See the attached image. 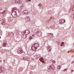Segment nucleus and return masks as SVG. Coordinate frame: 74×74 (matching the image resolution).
Masks as SVG:
<instances>
[{"instance_id": "16", "label": "nucleus", "mask_w": 74, "mask_h": 74, "mask_svg": "<svg viewBox=\"0 0 74 74\" xmlns=\"http://www.w3.org/2000/svg\"><path fill=\"white\" fill-rule=\"evenodd\" d=\"M8 21H12V18H8Z\"/></svg>"}, {"instance_id": "21", "label": "nucleus", "mask_w": 74, "mask_h": 74, "mask_svg": "<svg viewBox=\"0 0 74 74\" xmlns=\"http://www.w3.org/2000/svg\"><path fill=\"white\" fill-rule=\"evenodd\" d=\"M38 6H39V7H41V6H42V5H41V4L40 3L38 5Z\"/></svg>"}, {"instance_id": "20", "label": "nucleus", "mask_w": 74, "mask_h": 74, "mask_svg": "<svg viewBox=\"0 0 74 74\" xmlns=\"http://www.w3.org/2000/svg\"><path fill=\"white\" fill-rule=\"evenodd\" d=\"M32 38H33V37H32V36H30L29 38V40H31L32 39Z\"/></svg>"}, {"instance_id": "26", "label": "nucleus", "mask_w": 74, "mask_h": 74, "mask_svg": "<svg viewBox=\"0 0 74 74\" xmlns=\"http://www.w3.org/2000/svg\"><path fill=\"white\" fill-rule=\"evenodd\" d=\"M67 70V69H64V71H66V70Z\"/></svg>"}, {"instance_id": "10", "label": "nucleus", "mask_w": 74, "mask_h": 74, "mask_svg": "<svg viewBox=\"0 0 74 74\" xmlns=\"http://www.w3.org/2000/svg\"><path fill=\"white\" fill-rule=\"evenodd\" d=\"M60 22H62V23H64L66 22V21L64 19H61L60 20Z\"/></svg>"}, {"instance_id": "30", "label": "nucleus", "mask_w": 74, "mask_h": 74, "mask_svg": "<svg viewBox=\"0 0 74 74\" xmlns=\"http://www.w3.org/2000/svg\"><path fill=\"white\" fill-rule=\"evenodd\" d=\"M59 43H60V42H58V44H59Z\"/></svg>"}, {"instance_id": "31", "label": "nucleus", "mask_w": 74, "mask_h": 74, "mask_svg": "<svg viewBox=\"0 0 74 74\" xmlns=\"http://www.w3.org/2000/svg\"><path fill=\"white\" fill-rule=\"evenodd\" d=\"M74 63V61H73V62H72V63Z\"/></svg>"}, {"instance_id": "34", "label": "nucleus", "mask_w": 74, "mask_h": 74, "mask_svg": "<svg viewBox=\"0 0 74 74\" xmlns=\"http://www.w3.org/2000/svg\"><path fill=\"white\" fill-rule=\"evenodd\" d=\"M4 44L3 43V45H4V46H5V45H4Z\"/></svg>"}, {"instance_id": "8", "label": "nucleus", "mask_w": 74, "mask_h": 74, "mask_svg": "<svg viewBox=\"0 0 74 74\" xmlns=\"http://www.w3.org/2000/svg\"><path fill=\"white\" fill-rule=\"evenodd\" d=\"M15 3H19V4H21V3H22V1H19V0H16L15 1Z\"/></svg>"}, {"instance_id": "25", "label": "nucleus", "mask_w": 74, "mask_h": 74, "mask_svg": "<svg viewBox=\"0 0 74 74\" xmlns=\"http://www.w3.org/2000/svg\"><path fill=\"white\" fill-rule=\"evenodd\" d=\"M51 27H52V28H53V27H54V26H53V25H51Z\"/></svg>"}, {"instance_id": "12", "label": "nucleus", "mask_w": 74, "mask_h": 74, "mask_svg": "<svg viewBox=\"0 0 74 74\" xmlns=\"http://www.w3.org/2000/svg\"><path fill=\"white\" fill-rule=\"evenodd\" d=\"M4 71V67H1V68H0V73H2V71Z\"/></svg>"}, {"instance_id": "24", "label": "nucleus", "mask_w": 74, "mask_h": 74, "mask_svg": "<svg viewBox=\"0 0 74 74\" xmlns=\"http://www.w3.org/2000/svg\"><path fill=\"white\" fill-rule=\"evenodd\" d=\"M23 70V68H20V70H21V71H22Z\"/></svg>"}, {"instance_id": "5", "label": "nucleus", "mask_w": 74, "mask_h": 74, "mask_svg": "<svg viewBox=\"0 0 74 74\" xmlns=\"http://www.w3.org/2000/svg\"><path fill=\"white\" fill-rule=\"evenodd\" d=\"M31 49L32 51H36V49H37L34 47V45H32V47H31Z\"/></svg>"}, {"instance_id": "23", "label": "nucleus", "mask_w": 74, "mask_h": 74, "mask_svg": "<svg viewBox=\"0 0 74 74\" xmlns=\"http://www.w3.org/2000/svg\"><path fill=\"white\" fill-rule=\"evenodd\" d=\"M52 62L53 63H56V62H55V61L54 60H53V61H52Z\"/></svg>"}, {"instance_id": "13", "label": "nucleus", "mask_w": 74, "mask_h": 74, "mask_svg": "<svg viewBox=\"0 0 74 74\" xmlns=\"http://www.w3.org/2000/svg\"><path fill=\"white\" fill-rule=\"evenodd\" d=\"M16 7H14V8H12V12H14V11H16Z\"/></svg>"}, {"instance_id": "1", "label": "nucleus", "mask_w": 74, "mask_h": 74, "mask_svg": "<svg viewBox=\"0 0 74 74\" xmlns=\"http://www.w3.org/2000/svg\"><path fill=\"white\" fill-rule=\"evenodd\" d=\"M25 20L26 22H29L30 21V17L28 16L25 17Z\"/></svg>"}, {"instance_id": "29", "label": "nucleus", "mask_w": 74, "mask_h": 74, "mask_svg": "<svg viewBox=\"0 0 74 74\" xmlns=\"http://www.w3.org/2000/svg\"><path fill=\"white\" fill-rule=\"evenodd\" d=\"M23 60H25V59H26V58H23Z\"/></svg>"}, {"instance_id": "22", "label": "nucleus", "mask_w": 74, "mask_h": 74, "mask_svg": "<svg viewBox=\"0 0 74 74\" xmlns=\"http://www.w3.org/2000/svg\"><path fill=\"white\" fill-rule=\"evenodd\" d=\"M61 68V67H60V66H59L58 67L57 69H60Z\"/></svg>"}, {"instance_id": "18", "label": "nucleus", "mask_w": 74, "mask_h": 74, "mask_svg": "<svg viewBox=\"0 0 74 74\" xmlns=\"http://www.w3.org/2000/svg\"><path fill=\"white\" fill-rule=\"evenodd\" d=\"M6 12H7V11H3V12L2 13V14H5V13H6Z\"/></svg>"}, {"instance_id": "11", "label": "nucleus", "mask_w": 74, "mask_h": 74, "mask_svg": "<svg viewBox=\"0 0 74 74\" xmlns=\"http://www.w3.org/2000/svg\"><path fill=\"white\" fill-rule=\"evenodd\" d=\"M33 45H34V47L37 49L39 45L37 43H35Z\"/></svg>"}, {"instance_id": "32", "label": "nucleus", "mask_w": 74, "mask_h": 74, "mask_svg": "<svg viewBox=\"0 0 74 74\" xmlns=\"http://www.w3.org/2000/svg\"><path fill=\"white\" fill-rule=\"evenodd\" d=\"M58 42H59V41H57V43H58Z\"/></svg>"}, {"instance_id": "17", "label": "nucleus", "mask_w": 74, "mask_h": 74, "mask_svg": "<svg viewBox=\"0 0 74 74\" xmlns=\"http://www.w3.org/2000/svg\"><path fill=\"white\" fill-rule=\"evenodd\" d=\"M64 42H62L61 43V46L62 47V46H63V45H64Z\"/></svg>"}, {"instance_id": "36", "label": "nucleus", "mask_w": 74, "mask_h": 74, "mask_svg": "<svg viewBox=\"0 0 74 74\" xmlns=\"http://www.w3.org/2000/svg\"><path fill=\"white\" fill-rule=\"evenodd\" d=\"M1 38V36H0V39Z\"/></svg>"}, {"instance_id": "9", "label": "nucleus", "mask_w": 74, "mask_h": 74, "mask_svg": "<svg viewBox=\"0 0 74 74\" xmlns=\"http://www.w3.org/2000/svg\"><path fill=\"white\" fill-rule=\"evenodd\" d=\"M23 34V38H26V37H27V35H26H26L25 34V32H23L22 33V34Z\"/></svg>"}, {"instance_id": "27", "label": "nucleus", "mask_w": 74, "mask_h": 74, "mask_svg": "<svg viewBox=\"0 0 74 74\" xmlns=\"http://www.w3.org/2000/svg\"><path fill=\"white\" fill-rule=\"evenodd\" d=\"M1 10H3V8H0V10L1 11Z\"/></svg>"}, {"instance_id": "2", "label": "nucleus", "mask_w": 74, "mask_h": 74, "mask_svg": "<svg viewBox=\"0 0 74 74\" xmlns=\"http://www.w3.org/2000/svg\"><path fill=\"white\" fill-rule=\"evenodd\" d=\"M51 46H49L47 47V49L48 51V52H50L51 50Z\"/></svg>"}, {"instance_id": "35", "label": "nucleus", "mask_w": 74, "mask_h": 74, "mask_svg": "<svg viewBox=\"0 0 74 74\" xmlns=\"http://www.w3.org/2000/svg\"><path fill=\"white\" fill-rule=\"evenodd\" d=\"M21 52H23V51H21Z\"/></svg>"}, {"instance_id": "19", "label": "nucleus", "mask_w": 74, "mask_h": 74, "mask_svg": "<svg viewBox=\"0 0 74 74\" xmlns=\"http://www.w3.org/2000/svg\"><path fill=\"white\" fill-rule=\"evenodd\" d=\"M5 23V21H3V22L1 24L3 25H4Z\"/></svg>"}, {"instance_id": "28", "label": "nucleus", "mask_w": 74, "mask_h": 74, "mask_svg": "<svg viewBox=\"0 0 74 74\" xmlns=\"http://www.w3.org/2000/svg\"><path fill=\"white\" fill-rule=\"evenodd\" d=\"M28 1L29 2H30L32 1V0H28Z\"/></svg>"}, {"instance_id": "15", "label": "nucleus", "mask_w": 74, "mask_h": 74, "mask_svg": "<svg viewBox=\"0 0 74 74\" xmlns=\"http://www.w3.org/2000/svg\"><path fill=\"white\" fill-rule=\"evenodd\" d=\"M49 34L50 36H49L50 38H52V37H53V34H52L50 33Z\"/></svg>"}, {"instance_id": "33", "label": "nucleus", "mask_w": 74, "mask_h": 74, "mask_svg": "<svg viewBox=\"0 0 74 74\" xmlns=\"http://www.w3.org/2000/svg\"><path fill=\"white\" fill-rule=\"evenodd\" d=\"M32 36H33V37H34V35H33Z\"/></svg>"}, {"instance_id": "3", "label": "nucleus", "mask_w": 74, "mask_h": 74, "mask_svg": "<svg viewBox=\"0 0 74 74\" xmlns=\"http://www.w3.org/2000/svg\"><path fill=\"white\" fill-rule=\"evenodd\" d=\"M12 16L14 18H16V17L17 16V15L16 14L15 12H12Z\"/></svg>"}, {"instance_id": "14", "label": "nucleus", "mask_w": 74, "mask_h": 74, "mask_svg": "<svg viewBox=\"0 0 74 74\" xmlns=\"http://www.w3.org/2000/svg\"><path fill=\"white\" fill-rule=\"evenodd\" d=\"M24 12L25 14H28V11H27V10H24Z\"/></svg>"}, {"instance_id": "4", "label": "nucleus", "mask_w": 74, "mask_h": 74, "mask_svg": "<svg viewBox=\"0 0 74 74\" xmlns=\"http://www.w3.org/2000/svg\"><path fill=\"white\" fill-rule=\"evenodd\" d=\"M24 32V33H26V35H28V34H30V31H29V30L28 29L26 30Z\"/></svg>"}, {"instance_id": "7", "label": "nucleus", "mask_w": 74, "mask_h": 74, "mask_svg": "<svg viewBox=\"0 0 74 74\" xmlns=\"http://www.w3.org/2000/svg\"><path fill=\"white\" fill-rule=\"evenodd\" d=\"M37 36H41V32L38 31L37 32Z\"/></svg>"}, {"instance_id": "6", "label": "nucleus", "mask_w": 74, "mask_h": 74, "mask_svg": "<svg viewBox=\"0 0 74 74\" xmlns=\"http://www.w3.org/2000/svg\"><path fill=\"white\" fill-rule=\"evenodd\" d=\"M52 67L51 66H49L47 69V71H50L51 70H52Z\"/></svg>"}]
</instances>
